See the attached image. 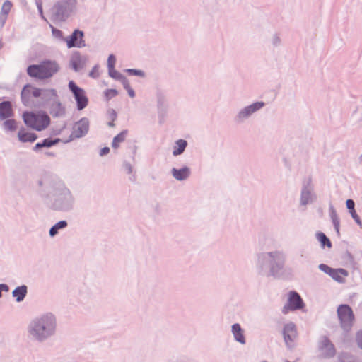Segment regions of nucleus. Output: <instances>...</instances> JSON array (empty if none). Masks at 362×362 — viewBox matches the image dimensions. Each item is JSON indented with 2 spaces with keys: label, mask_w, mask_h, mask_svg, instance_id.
Listing matches in <instances>:
<instances>
[{
  "label": "nucleus",
  "mask_w": 362,
  "mask_h": 362,
  "mask_svg": "<svg viewBox=\"0 0 362 362\" xmlns=\"http://www.w3.org/2000/svg\"><path fill=\"white\" fill-rule=\"evenodd\" d=\"M337 315L341 328L346 332L349 331L354 320V315L351 307L346 304L340 305L337 308Z\"/></svg>",
  "instance_id": "20e7f679"
},
{
  "label": "nucleus",
  "mask_w": 362,
  "mask_h": 362,
  "mask_svg": "<svg viewBox=\"0 0 362 362\" xmlns=\"http://www.w3.org/2000/svg\"><path fill=\"white\" fill-rule=\"evenodd\" d=\"M58 233V230L57 229V228L54 226L51 228L50 230H49V235L51 236H54L57 233Z\"/></svg>",
  "instance_id": "a19ab883"
},
{
  "label": "nucleus",
  "mask_w": 362,
  "mask_h": 362,
  "mask_svg": "<svg viewBox=\"0 0 362 362\" xmlns=\"http://www.w3.org/2000/svg\"><path fill=\"white\" fill-rule=\"evenodd\" d=\"M172 174L176 180H182L189 177V170L188 168L186 167L180 170L173 168Z\"/></svg>",
  "instance_id": "6ab92c4d"
},
{
  "label": "nucleus",
  "mask_w": 362,
  "mask_h": 362,
  "mask_svg": "<svg viewBox=\"0 0 362 362\" xmlns=\"http://www.w3.org/2000/svg\"><path fill=\"white\" fill-rule=\"evenodd\" d=\"M109 74L112 78L115 79L122 81L123 83L126 82V78L119 72L117 71L115 69V67L109 69Z\"/></svg>",
  "instance_id": "a878e982"
},
{
  "label": "nucleus",
  "mask_w": 362,
  "mask_h": 362,
  "mask_svg": "<svg viewBox=\"0 0 362 362\" xmlns=\"http://www.w3.org/2000/svg\"><path fill=\"white\" fill-rule=\"evenodd\" d=\"M123 83H124V88L127 89L129 96L131 98H134L135 95L134 91L130 88L128 81L126 80V82H124Z\"/></svg>",
  "instance_id": "f704fd0d"
},
{
  "label": "nucleus",
  "mask_w": 362,
  "mask_h": 362,
  "mask_svg": "<svg viewBox=\"0 0 362 362\" xmlns=\"http://www.w3.org/2000/svg\"><path fill=\"white\" fill-rule=\"evenodd\" d=\"M18 138L21 142L33 143L37 139V136L35 133L31 132L27 130L26 129L22 127L18 131Z\"/></svg>",
  "instance_id": "4468645a"
},
{
  "label": "nucleus",
  "mask_w": 362,
  "mask_h": 362,
  "mask_svg": "<svg viewBox=\"0 0 362 362\" xmlns=\"http://www.w3.org/2000/svg\"><path fill=\"white\" fill-rule=\"evenodd\" d=\"M12 8V3L9 1H6L4 2L1 10V15L4 17V19L7 18L8 14L11 11Z\"/></svg>",
  "instance_id": "393cba45"
},
{
  "label": "nucleus",
  "mask_w": 362,
  "mask_h": 362,
  "mask_svg": "<svg viewBox=\"0 0 362 362\" xmlns=\"http://www.w3.org/2000/svg\"><path fill=\"white\" fill-rule=\"evenodd\" d=\"M55 328V318L52 315H47L35 322L32 334L38 339L46 337Z\"/></svg>",
  "instance_id": "7ed1b4c3"
},
{
  "label": "nucleus",
  "mask_w": 362,
  "mask_h": 362,
  "mask_svg": "<svg viewBox=\"0 0 362 362\" xmlns=\"http://www.w3.org/2000/svg\"><path fill=\"white\" fill-rule=\"evenodd\" d=\"M110 151V148L108 147H104L100 151V155L104 156L105 154H107Z\"/></svg>",
  "instance_id": "79ce46f5"
},
{
  "label": "nucleus",
  "mask_w": 362,
  "mask_h": 362,
  "mask_svg": "<svg viewBox=\"0 0 362 362\" xmlns=\"http://www.w3.org/2000/svg\"><path fill=\"white\" fill-rule=\"evenodd\" d=\"M304 307L305 303L299 293L295 291H291L288 293L287 303L283 307L282 312L286 314L288 310H298Z\"/></svg>",
  "instance_id": "423d86ee"
},
{
  "label": "nucleus",
  "mask_w": 362,
  "mask_h": 362,
  "mask_svg": "<svg viewBox=\"0 0 362 362\" xmlns=\"http://www.w3.org/2000/svg\"><path fill=\"white\" fill-rule=\"evenodd\" d=\"M332 224L334 225V229L336 230V233H337V235L339 236L340 235V232H339V226H340L339 218L332 220Z\"/></svg>",
  "instance_id": "72a5a7b5"
},
{
  "label": "nucleus",
  "mask_w": 362,
  "mask_h": 362,
  "mask_svg": "<svg viewBox=\"0 0 362 362\" xmlns=\"http://www.w3.org/2000/svg\"><path fill=\"white\" fill-rule=\"evenodd\" d=\"M27 293V287L25 286H21L17 287L13 291V296L16 298L18 302L23 300Z\"/></svg>",
  "instance_id": "412c9836"
},
{
  "label": "nucleus",
  "mask_w": 362,
  "mask_h": 362,
  "mask_svg": "<svg viewBox=\"0 0 362 362\" xmlns=\"http://www.w3.org/2000/svg\"><path fill=\"white\" fill-rule=\"evenodd\" d=\"M232 332L236 341L243 344H245V338L239 324L236 323L232 326Z\"/></svg>",
  "instance_id": "a211bd4d"
},
{
  "label": "nucleus",
  "mask_w": 362,
  "mask_h": 362,
  "mask_svg": "<svg viewBox=\"0 0 362 362\" xmlns=\"http://www.w3.org/2000/svg\"><path fill=\"white\" fill-rule=\"evenodd\" d=\"M316 238L320 243L322 247L325 246L330 248L332 247V243L329 239L322 232L316 233Z\"/></svg>",
  "instance_id": "4be33fe9"
},
{
  "label": "nucleus",
  "mask_w": 362,
  "mask_h": 362,
  "mask_svg": "<svg viewBox=\"0 0 362 362\" xmlns=\"http://www.w3.org/2000/svg\"><path fill=\"white\" fill-rule=\"evenodd\" d=\"M282 334L287 348L289 349L294 348L295 341L298 337L295 324L291 322L286 324L284 327Z\"/></svg>",
  "instance_id": "6e6552de"
},
{
  "label": "nucleus",
  "mask_w": 362,
  "mask_h": 362,
  "mask_svg": "<svg viewBox=\"0 0 362 362\" xmlns=\"http://www.w3.org/2000/svg\"><path fill=\"white\" fill-rule=\"evenodd\" d=\"M348 255H349L350 257H352L350 253H348Z\"/></svg>",
  "instance_id": "49530a36"
},
{
  "label": "nucleus",
  "mask_w": 362,
  "mask_h": 362,
  "mask_svg": "<svg viewBox=\"0 0 362 362\" xmlns=\"http://www.w3.org/2000/svg\"><path fill=\"white\" fill-rule=\"evenodd\" d=\"M89 129V122L88 119L82 118L74 124L72 135L74 137L79 138L85 135Z\"/></svg>",
  "instance_id": "f8f14e48"
},
{
  "label": "nucleus",
  "mask_w": 362,
  "mask_h": 362,
  "mask_svg": "<svg viewBox=\"0 0 362 362\" xmlns=\"http://www.w3.org/2000/svg\"><path fill=\"white\" fill-rule=\"evenodd\" d=\"M318 349L321 357L329 358L333 357L336 354L334 344L326 336H322L318 341Z\"/></svg>",
  "instance_id": "1a4fd4ad"
},
{
  "label": "nucleus",
  "mask_w": 362,
  "mask_h": 362,
  "mask_svg": "<svg viewBox=\"0 0 362 362\" xmlns=\"http://www.w3.org/2000/svg\"><path fill=\"white\" fill-rule=\"evenodd\" d=\"M59 70V65L56 61L45 60L39 64L29 66L27 73L32 78L43 80L52 77Z\"/></svg>",
  "instance_id": "f257e3e1"
},
{
  "label": "nucleus",
  "mask_w": 362,
  "mask_h": 362,
  "mask_svg": "<svg viewBox=\"0 0 362 362\" xmlns=\"http://www.w3.org/2000/svg\"><path fill=\"white\" fill-rule=\"evenodd\" d=\"M69 88L74 95V99L76 102L77 109L82 110L87 107L88 104V98L86 95V91L78 87L74 81L69 82Z\"/></svg>",
  "instance_id": "39448f33"
},
{
  "label": "nucleus",
  "mask_w": 362,
  "mask_h": 362,
  "mask_svg": "<svg viewBox=\"0 0 362 362\" xmlns=\"http://www.w3.org/2000/svg\"><path fill=\"white\" fill-rule=\"evenodd\" d=\"M59 141V139L51 140L49 139H45L42 143H37L35 146V149H38L42 147H51L55 144H57Z\"/></svg>",
  "instance_id": "b1692460"
},
{
  "label": "nucleus",
  "mask_w": 362,
  "mask_h": 362,
  "mask_svg": "<svg viewBox=\"0 0 362 362\" xmlns=\"http://www.w3.org/2000/svg\"><path fill=\"white\" fill-rule=\"evenodd\" d=\"M67 226V223L65 221H61L56 223L54 226L59 230V229L64 228Z\"/></svg>",
  "instance_id": "e433bc0d"
},
{
  "label": "nucleus",
  "mask_w": 362,
  "mask_h": 362,
  "mask_svg": "<svg viewBox=\"0 0 362 362\" xmlns=\"http://www.w3.org/2000/svg\"><path fill=\"white\" fill-rule=\"evenodd\" d=\"M346 205L349 211H354V209H355V202L351 199L346 200Z\"/></svg>",
  "instance_id": "473e14b6"
},
{
  "label": "nucleus",
  "mask_w": 362,
  "mask_h": 362,
  "mask_svg": "<svg viewBox=\"0 0 362 362\" xmlns=\"http://www.w3.org/2000/svg\"><path fill=\"white\" fill-rule=\"evenodd\" d=\"M127 135V131L124 130L119 134H118L116 136H115L112 143V148L115 149H117L119 147L120 144L124 141Z\"/></svg>",
  "instance_id": "aec40b11"
},
{
  "label": "nucleus",
  "mask_w": 362,
  "mask_h": 362,
  "mask_svg": "<svg viewBox=\"0 0 362 362\" xmlns=\"http://www.w3.org/2000/svg\"><path fill=\"white\" fill-rule=\"evenodd\" d=\"M5 129L8 131H15L17 129V123L14 119H7L4 122Z\"/></svg>",
  "instance_id": "bb28decb"
},
{
  "label": "nucleus",
  "mask_w": 362,
  "mask_h": 362,
  "mask_svg": "<svg viewBox=\"0 0 362 362\" xmlns=\"http://www.w3.org/2000/svg\"><path fill=\"white\" fill-rule=\"evenodd\" d=\"M23 119L28 127L39 132L45 129L50 124L49 117L43 112H25Z\"/></svg>",
  "instance_id": "f03ea898"
},
{
  "label": "nucleus",
  "mask_w": 362,
  "mask_h": 362,
  "mask_svg": "<svg viewBox=\"0 0 362 362\" xmlns=\"http://www.w3.org/2000/svg\"><path fill=\"white\" fill-rule=\"evenodd\" d=\"M316 199L313 193V185L312 180L308 177L303 182V187L300 193V204L301 206H306L307 204L313 202Z\"/></svg>",
  "instance_id": "0eeeda50"
},
{
  "label": "nucleus",
  "mask_w": 362,
  "mask_h": 362,
  "mask_svg": "<svg viewBox=\"0 0 362 362\" xmlns=\"http://www.w3.org/2000/svg\"><path fill=\"white\" fill-rule=\"evenodd\" d=\"M318 268L320 271L325 272L329 276L330 275L331 272H333V268H331L330 267L325 264H319Z\"/></svg>",
  "instance_id": "c85d7f7f"
},
{
  "label": "nucleus",
  "mask_w": 362,
  "mask_h": 362,
  "mask_svg": "<svg viewBox=\"0 0 362 362\" xmlns=\"http://www.w3.org/2000/svg\"><path fill=\"white\" fill-rule=\"evenodd\" d=\"M349 275L348 272L344 269H333V272H331L329 276H331L334 281L339 283H344V276Z\"/></svg>",
  "instance_id": "f3484780"
},
{
  "label": "nucleus",
  "mask_w": 362,
  "mask_h": 362,
  "mask_svg": "<svg viewBox=\"0 0 362 362\" xmlns=\"http://www.w3.org/2000/svg\"><path fill=\"white\" fill-rule=\"evenodd\" d=\"M352 218L356 221V223L360 226V227H362V222H361V220L360 218V217L358 216V215L357 214L356 211L355 209H354V211H349Z\"/></svg>",
  "instance_id": "c756f323"
},
{
  "label": "nucleus",
  "mask_w": 362,
  "mask_h": 362,
  "mask_svg": "<svg viewBox=\"0 0 362 362\" xmlns=\"http://www.w3.org/2000/svg\"><path fill=\"white\" fill-rule=\"evenodd\" d=\"M187 141L183 139H180L177 141L176 146L174 147L173 155L178 156L181 154L185 149L187 146Z\"/></svg>",
  "instance_id": "5701e85b"
},
{
  "label": "nucleus",
  "mask_w": 362,
  "mask_h": 362,
  "mask_svg": "<svg viewBox=\"0 0 362 362\" xmlns=\"http://www.w3.org/2000/svg\"><path fill=\"white\" fill-rule=\"evenodd\" d=\"M83 38V33L82 31L76 30L69 37V38L66 40L68 47H81L85 46V42Z\"/></svg>",
  "instance_id": "ddd939ff"
},
{
  "label": "nucleus",
  "mask_w": 362,
  "mask_h": 362,
  "mask_svg": "<svg viewBox=\"0 0 362 362\" xmlns=\"http://www.w3.org/2000/svg\"><path fill=\"white\" fill-rule=\"evenodd\" d=\"M285 255L281 252H273V276L280 277L284 274Z\"/></svg>",
  "instance_id": "9d476101"
},
{
  "label": "nucleus",
  "mask_w": 362,
  "mask_h": 362,
  "mask_svg": "<svg viewBox=\"0 0 362 362\" xmlns=\"http://www.w3.org/2000/svg\"><path fill=\"white\" fill-rule=\"evenodd\" d=\"M358 163L362 165V153L358 156Z\"/></svg>",
  "instance_id": "c03bdc74"
},
{
  "label": "nucleus",
  "mask_w": 362,
  "mask_h": 362,
  "mask_svg": "<svg viewBox=\"0 0 362 362\" xmlns=\"http://www.w3.org/2000/svg\"><path fill=\"white\" fill-rule=\"evenodd\" d=\"M127 72L136 76H143V72L140 70L127 69Z\"/></svg>",
  "instance_id": "58836bf2"
},
{
  "label": "nucleus",
  "mask_w": 362,
  "mask_h": 362,
  "mask_svg": "<svg viewBox=\"0 0 362 362\" xmlns=\"http://www.w3.org/2000/svg\"><path fill=\"white\" fill-rule=\"evenodd\" d=\"M356 340L358 346L362 349V331H360L357 333Z\"/></svg>",
  "instance_id": "4c0bfd02"
},
{
  "label": "nucleus",
  "mask_w": 362,
  "mask_h": 362,
  "mask_svg": "<svg viewBox=\"0 0 362 362\" xmlns=\"http://www.w3.org/2000/svg\"><path fill=\"white\" fill-rule=\"evenodd\" d=\"M104 94L107 100H110L116 96L118 94V92L116 89H107L104 92Z\"/></svg>",
  "instance_id": "cd10ccee"
},
{
  "label": "nucleus",
  "mask_w": 362,
  "mask_h": 362,
  "mask_svg": "<svg viewBox=\"0 0 362 362\" xmlns=\"http://www.w3.org/2000/svg\"><path fill=\"white\" fill-rule=\"evenodd\" d=\"M329 213L331 221L339 218L337 211L332 204H329Z\"/></svg>",
  "instance_id": "7c9ffc66"
},
{
  "label": "nucleus",
  "mask_w": 362,
  "mask_h": 362,
  "mask_svg": "<svg viewBox=\"0 0 362 362\" xmlns=\"http://www.w3.org/2000/svg\"><path fill=\"white\" fill-rule=\"evenodd\" d=\"M281 44V40L279 35L273 36V46H279Z\"/></svg>",
  "instance_id": "c9c22d12"
},
{
  "label": "nucleus",
  "mask_w": 362,
  "mask_h": 362,
  "mask_svg": "<svg viewBox=\"0 0 362 362\" xmlns=\"http://www.w3.org/2000/svg\"><path fill=\"white\" fill-rule=\"evenodd\" d=\"M40 95V89L27 84L21 91V100L24 105H28L33 98H38Z\"/></svg>",
  "instance_id": "9b49d317"
},
{
  "label": "nucleus",
  "mask_w": 362,
  "mask_h": 362,
  "mask_svg": "<svg viewBox=\"0 0 362 362\" xmlns=\"http://www.w3.org/2000/svg\"><path fill=\"white\" fill-rule=\"evenodd\" d=\"M0 286H2V291H8V286L5 285V284H0Z\"/></svg>",
  "instance_id": "37998d69"
},
{
  "label": "nucleus",
  "mask_w": 362,
  "mask_h": 362,
  "mask_svg": "<svg viewBox=\"0 0 362 362\" xmlns=\"http://www.w3.org/2000/svg\"><path fill=\"white\" fill-rule=\"evenodd\" d=\"M13 115L11 103L8 101H4L0 103V119H4L11 117Z\"/></svg>",
  "instance_id": "dca6fc26"
},
{
  "label": "nucleus",
  "mask_w": 362,
  "mask_h": 362,
  "mask_svg": "<svg viewBox=\"0 0 362 362\" xmlns=\"http://www.w3.org/2000/svg\"><path fill=\"white\" fill-rule=\"evenodd\" d=\"M116 62L115 57L113 54H110L107 59V66L108 69L114 68Z\"/></svg>",
  "instance_id": "2f4dec72"
},
{
  "label": "nucleus",
  "mask_w": 362,
  "mask_h": 362,
  "mask_svg": "<svg viewBox=\"0 0 362 362\" xmlns=\"http://www.w3.org/2000/svg\"><path fill=\"white\" fill-rule=\"evenodd\" d=\"M263 106L264 103L262 102L255 103L252 105L246 107L245 109L240 111L238 115V117L240 119H244L245 117H247L257 110L261 109Z\"/></svg>",
  "instance_id": "2eb2a0df"
},
{
  "label": "nucleus",
  "mask_w": 362,
  "mask_h": 362,
  "mask_svg": "<svg viewBox=\"0 0 362 362\" xmlns=\"http://www.w3.org/2000/svg\"><path fill=\"white\" fill-rule=\"evenodd\" d=\"M109 126H110V127H114V126H115L114 122H110V123H109Z\"/></svg>",
  "instance_id": "a18cd8bd"
},
{
  "label": "nucleus",
  "mask_w": 362,
  "mask_h": 362,
  "mask_svg": "<svg viewBox=\"0 0 362 362\" xmlns=\"http://www.w3.org/2000/svg\"><path fill=\"white\" fill-rule=\"evenodd\" d=\"M90 76L93 78L98 76V70L96 67L93 68V70L90 72Z\"/></svg>",
  "instance_id": "ea45409f"
}]
</instances>
